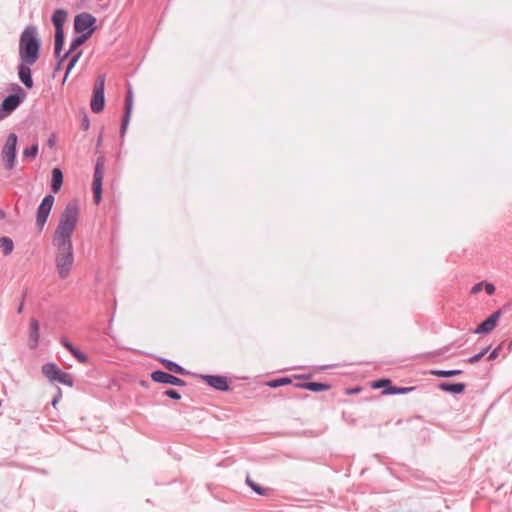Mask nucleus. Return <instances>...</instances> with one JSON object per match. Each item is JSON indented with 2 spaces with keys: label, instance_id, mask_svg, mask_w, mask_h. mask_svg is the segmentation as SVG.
Here are the masks:
<instances>
[{
  "label": "nucleus",
  "instance_id": "nucleus-1",
  "mask_svg": "<svg viewBox=\"0 0 512 512\" xmlns=\"http://www.w3.org/2000/svg\"><path fill=\"white\" fill-rule=\"evenodd\" d=\"M78 219V201L71 200L61 213L59 223L52 237V245L56 248L55 266L60 279H66L74 265L72 236L77 227Z\"/></svg>",
  "mask_w": 512,
  "mask_h": 512
},
{
  "label": "nucleus",
  "instance_id": "nucleus-2",
  "mask_svg": "<svg viewBox=\"0 0 512 512\" xmlns=\"http://www.w3.org/2000/svg\"><path fill=\"white\" fill-rule=\"evenodd\" d=\"M41 39L36 26L29 25L19 39V60L36 63L40 57Z\"/></svg>",
  "mask_w": 512,
  "mask_h": 512
},
{
  "label": "nucleus",
  "instance_id": "nucleus-3",
  "mask_svg": "<svg viewBox=\"0 0 512 512\" xmlns=\"http://www.w3.org/2000/svg\"><path fill=\"white\" fill-rule=\"evenodd\" d=\"M9 90L11 93L0 104V120L10 116L23 103L27 95L25 90L16 83H12Z\"/></svg>",
  "mask_w": 512,
  "mask_h": 512
},
{
  "label": "nucleus",
  "instance_id": "nucleus-4",
  "mask_svg": "<svg viewBox=\"0 0 512 512\" xmlns=\"http://www.w3.org/2000/svg\"><path fill=\"white\" fill-rule=\"evenodd\" d=\"M43 375L48 378L51 382H58L68 387L74 385L72 376L62 371L55 363L49 362L42 366Z\"/></svg>",
  "mask_w": 512,
  "mask_h": 512
},
{
  "label": "nucleus",
  "instance_id": "nucleus-5",
  "mask_svg": "<svg viewBox=\"0 0 512 512\" xmlns=\"http://www.w3.org/2000/svg\"><path fill=\"white\" fill-rule=\"evenodd\" d=\"M97 19L88 12L75 15L73 29L75 33L88 34L89 37L95 32Z\"/></svg>",
  "mask_w": 512,
  "mask_h": 512
},
{
  "label": "nucleus",
  "instance_id": "nucleus-6",
  "mask_svg": "<svg viewBox=\"0 0 512 512\" xmlns=\"http://www.w3.org/2000/svg\"><path fill=\"white\" fill-rule=\"evenodd\" d=\"M91 110L98 114L104 110L105 107V76L99 75L94 83L91 102Z\"/></svg>",
  "mask_w": 512,
  "mask_h": 512
},
{
  "label": "nucleus",
  "instance_id": "nucleus-7",
  "mask_svg": "<svg viewBox=\"0 0 512 512\" xmlns=\"http://www.w3.org/2000/svg\"><path fill=\"white\" fill-rule=\"evenodd\" d=\"M55 197L52 194L44 196L40 202L36 212V227L39 233L43 231V228L51 213Z\"/></svg>",
  "mask_w": 512,
  "mask_h": 512
},
{
  "label": "nucleus",
  "instance_id": "nucleus-8",
  "mask_svg": "<svg viewBox=\"0 0 512 512\" xmlns=\"http://www.w3.org/2000/svg\"><path fill=\"white\" fill-rule=\"evenodd\" d=\"M104 158L98 157L93 174V182H92V191L94 202L99 204L102 200V184H103V176H104Z\"/></svg>",
  "mask_w": 512,
  "mask_h": 512
},
{
  "label": "nucleus",
  "instance_id": "nucleus-9",
  "mask_svg": "<svg viewBox=\"0 0 512 512\" xmlns=\"http://www.w3.org/2000/svg\"><path fill=\"white\" fill-rule=\"evenodd\" d=\"M17 155V135L11 133L8 135L2 150V158L8 170L14 168V163Z\"/></svg>",
  "mask_w": 512,
  "mask_h": 512
},
{
  "label": "nucleus",
  "instance_id": "nucleus-10",
  "mask_svg": "<svg viewBox=\"0 0 512 512\" xmlns=\"http://www.w3.org/2000/svg\"><path fill=\"white\" fill-rule=\"evenodd\" d=\"M150 376L151 380L155 383L173 385L178 387H183L186 385V382L183 379L174 376L168 372H165L163 370H155L150 374Z\"/></svg>",
  "mask_w": 512,
  "mask_h": 512
},
{
  "label": "nucleus",
  "instance_id": "nucleus-11",
  "mask_svg": "<svg viewBox=\"0 0 512 512\" xmlns=\"http://www.w3.org/2000/svg\"><path fill=\"white\" fill-rule=\"evenodd\" d=\"M34 64L35 63H32L31 61L19 60V64L17 66L19 80L27 89H32L34 86L32 70L30 68Z\"/></svg>",
  "mask_w": 512,
  "mask_h": 512
},
{
  "label": "nucleus",
  "instance_id": "nucleus-12",
  "mask_svg": "<svg viewBox=\"0 0 512 512\" xmlns=\"http://www.w3.org/2000/svg\"><path fill=\"white\" fill-rule=\"evenodd\" d=\"M133 109V93L132 89L129 87L126 97H125V108H124V115L120 126V137L123 138L126 130L128 128L131 113Z\"/></svg>",
  "mask_w": 512,
  "mask_h": 512
},
{
  "label": "nucleus",
  "instance_id": "nucleus-13",
  "mask_svg": "<svg viewBox=\"0 0 512 512\" xmlns=\"http://www.w3.org/2000/svg\"><path fill=\"white\" fill-rule=\"evenodd\" d=\"M501 316V310H497L493 312L489 317H487L483 322H481L474 333L476 334H487L491 332L497 325V322Z\"/></svg>",
  "mask_w": 512,
  "mask_h": 512
},
{
  "label": "nucleus",
  "instance_id": "nucleus-14",
  "mask_svg": "<svg viewBox=\"0 0 512 512\" xmlns=\"http://www.w3.org/2000/svg\"><path fill=\"white\" fill-rule=\"evenodd\" d=\"M40 338V324L37 319L32 318L29 324V347L35 349L38 346Z\"/></svg>",
  "mask_w": 512,
  "mask_h": 512
},
{
  "label": "nucleus",
  "instance_id": "nucleus-15",
  "mask_svg": "<svg viewBox=\"0 0 512 512\" xmlns=\"http://www.w3.org/2000/svg\"><path fill=\"white\" fill-rule=\"evenodd\" d=\"M158 361L169 371L179 375H188L190 374L184 367L179 365L178 363L163 357H159Z\"/></svg>",
  "mask_w": 512,
  "mask_h": 512
},
{
  "label": "nucleus",
  "instance_id": "nucleus-16",
  "mask_svg": "<svg viewBox=\"0 0 512 512\" xmlns=\"http://www.w3.org/2000/svg\"><path fill=\"white\" fill-rule=\"evenodd\" d=\"M68 13L66 10L58 8L55 9L51 21L55 27V30H64V24L67 20Z\"/></svg>",
  "mask_w": 512,
  "mask_h": 512
},
{
  "label": "nucleus",
  "instance_id": "nucleus-17",
  "mask_svg": "<svg viewBox=\"0 0 512 512\" xmlns=\"http://www.w3.org/2000/svg\"><path fill=\"white\" fill-rule=\"evenodd\" d=\"M200 378L210 387L224 391V375H200Z\"/></svg>",
  "mask_w": 512,
  "mask_h": 512
},
{
  "label": "nucleus",
  "instance_id": "nucleus-18",
  "mask_svg": "<svg viewBox=\"0 0 512 512\" xmlns=\"http://www.w3.org/2000/svg\"><path fill=\"white\" fill-rule=\"evenodd\" d=\"M438 387L440 390H442L444 392H448V393L457 395V394H461L465 391L466 384L462 383V382H459V383L441 382L438 385Z\"/></svg>",
  "mask_w": 512,
  "mask_h": 512
},
{
  "label": "nucleus",
  "instance_id": "nucleus-19",
  "mask_svg": "<svg viewBox=\"0 0 512 512\" xmlns=\"http://www.w3.org/2000/svg\"><path fill=\"white\" fill-rule=\"evenodd\" d=\"M63 172L60 168L55 167L52 169V177L50 187L54 193H58L63 185Z\"/></svg>",
  "mask_w": 512,
  "mask_h": 512
},
{
  "label": "nucleus",
  "instance_id": "nucleus-20",
  "mask_svg": "<svg viewBox=\"0 0 512 512\" xmlns=\"http://www.w3.org/2000/svg\"><path fill=\"white\" fill-rule=\"evenodd\" d=\"M65 43L64 30H55L54 34V56L59 57Z\"/></svg>",
  "mask_w": 512,
  "mask_h": 512
},
{
  "label": "nucleus",
  "instance_id": "nucleus-21",
  "mask_svg": "<svg viewBox=\"0 0 512 512\" xmlns=\"http://www.w3.org/2000/svg\"><path fill=\"white\" fill-rule=\"evenodd\" d=\"M81 56H82V51L81 50L76 51L75 53H73L71 55V57L69 59V62H68L67 66H66V69H65V75H64L62 84H64L66 82L70 72L75 67V65L77 64V62L79 61Z\"/></svg>",
  "mask_w": 512,
  "mask_h": 512
},
{
  "label": "nucleus",
  "instance_id": "nucleus-22",
  "mask_svg": "<svg viewBox=\"0 0 512 512\" xmlns=\"http://www.w3.org/2000/svg\"><path fill=\"white\" fill-rule=\"evenodd\" d=\"M416 387L410 386V387H398V386H389L387 389L383 391L384 395H401V394H408L412 391H414Z\"/></svg>",
  "mask_w": 512,
  "mask_h": 512
},
{
  "label": "nucleus",
  "instance_id": "nucleus-23",
  "mask_svg": "<svg viewBox=\"0 0 512 512\" xmlns=\"http://www.w3.org/2000/svg\"><path fill=\"white\" fill-rule=\"evenodd\" d=\"M0 248L5 256L10 255L14 249L13 240L7 236L0 237Z\"/></svg>",
  "mask_w": 512,
  "mask_h": 512
},
{
  "label": "nucleus",
  "instance_id": "nucleus-24",
  "mask_svg": "<svg viewBox=\"0 0 512 512\" xmlns=\"http://www.w3.org/2000/svg\"><path fill=\"white\" fill-rule=\"evenodd\" d=\"M430 374L433 376H437L440 378H450L454 376H458L462 374V370L453 369V370H431Z\"/></svg>",
  "mask_w": 512,
  "mask_h": 512
},
{
  "label": "nucleus",
  "instance_id": "nucleus-25",
  "mask_svg": "<svg viewBox=\"0 0 512 512\" xmlns=\"http://www.w3.org/2000/svg\"><path fill=\"white\" fill-rule=\"evenodd\" d=\"M89 35L88 34H80L78 36H75L72 41L70 42V45H69V49L70 51H72L73 53L80 47L82 46L88 39H89Z\"/></svg>",
  "mask_w": 512,
  "mask_h": 512
},
{
  "label": "nucleus",
  "instance_id": "nucleus-26",
  "mask_svg": "<svg viewBox=\"0 0 512 512\" xmlns=\"http://www.w3.org/2000/svg\"><path fill=\"white\" fill-rule=\"evenodd\" d=\"M307 390L318 393L322 391H327L331 388V385L328 383H322V382H308L306 384Z\"/></svg>",
  "mask_w": 512,
  "mask_h": 512
},
{
  "label": "nucleus",
  "instance_id": "nucleus-27",
  "mask_svg": "<svg viewBox=\"0 0 512 512\" xmlns=\"http://www.w3.org/2000/svg\"><path fill=\"white\" fill-rule=\"evenodd\" d=\"M246 484L251 488V490H253L256 494L258 495H261V496H264L267 494L268 492V489L260 486L259 484H257L256 482H254L250 476H247L246 477V480H245Z\"/></svg>",
  "mask_w": 512,
  "mask_h": 512
},
{
  "label": "nucleus",
  "instance_id": "nucleus-28",
  "mask_svg": "<svg viewBox=\"0 0 512 512\" xmlns=\"http://www.w3.org/2000/svg\"><path fill=\"white\" fill-rule=\"evenodd\" d=\"M38 151H39L38 144L34 143V144L30 145L29 147H26L23 150V157L28 158V159H33L37 156Z\"/></svg>",
  "mask_w": 512,
  "mask_h": 512
},
{
  "label": "nucleus",
  "instance_id": "nucleus-29",
  "mask_svg": "<svg viewBox=\"0 0 512 512\" xmlns=\"http://www.w3.org/2000/svg\"><path fill=\"white\" fill-rule=\"evenodd\" d=\"M290 383L291 379L289 377H282L268 381L267 386H269L270 388H278Z\"/></svg>",
  "mask_w": 512,
  "mask_h": 512
},
{
  "label": "nucleus",
  "instance_id": "nucleus-30",
  "mask_svg": "<svg viewBox=\"0 0 512 512\" xmlns=\"http://www.w3.org/2000/svg\"><path fill=\"white\" fill-rule=\"evenodd\" d=\"M70 353L78 362L82 364H86L89 360L88 355L79 350L77 347H75Z\"/></svg>",
  "mask_w": 512,
  "mask_h": 512
},
{
  "label": "nucleus",
  "instance_id": "nucleus-31",
  "mask_svg": "<svg viewBox=\"0 0 512 512\" xmlns=\"http://www.w3.org/2000/svg\"><path fill=\"white\" fill-rule=\"evenodd\" d=\"M490 347L483 348L479 353L467 358L464 360V362H467L469 364H474L478 361H480L489 351Z\"/></svg>",
  "mask_w": 512,
  "mask_h": 512
},
{
  "label": "nucleus",
  "instance_id": "nucleus-32",
  "mask_svg": "<svg viewBox=\"0 0 512 512\" xmlns=\"http://www.w3.org/2000/svg\"><path fill=\"white\" fill-rule=\"evenodd\" d=\"M163 395L168 397V398H170V399H173V400H180L181 399L180 392L177 391L176 389H173V388L166 389L163 392Z\"/></svg>",
  "mask_w": 512,
  "mask_h": 512
},
{
  "label": "nucleus",
  "instance_id": "nucleus-33",
  "mask_svg": "<svg viewBox=\"0 0 512 512\" xmlns=\"http://www.w3.org/2000/svg\"><path fill=\"white\" fill-rule=\"evenodd\" d=\"M391 386V381L389 379H379L374 382L373 388H388Z\"/></svg>",
  "mask_w": 512,
  "mask_h": 512
},
{
  "label": "nucleus",
  "instance_id": "nucleus-34",
  "mask_svg": "<svg viewBox=\"0 0 512 512\" xmlns=\"http://www.w3.org/2000/svg\"><path fill=\"white\" fill-rule=\"evenodd\" d=\"M81 128L87 131L90 128V120L86 111L82 112Z\"/></svg>",
  "mask_w": 512,
  "mask_h": 512
},
{
  "label": "nucleus",
  "instance_id": "nucleus-35",
  "mask_svg": "<svg viewBox=\"0 0 512 512\" xmlns=\"http://www.w3.org/2000/svg\"><path fill=\"white\" fill-rule=\"evenodd\" d=\"M61 345L66 349L68 350L69 352H71L76 346L71 343L68 339L66 338H62L61 341H60Z\"/></svg>",
  "mask_w": 512,
  "mask_h": 512
},
{
  "label": "nucleus",
  "instance_id": "nucleus-36",
  "mask_svg": "<svg viewBox=\"0 0 512 512\" xmlns=\"http://www.w3.org/2000/svg\"><path fill=\"white\" fill-rule=\"evenodd\" d=\"M73 54L70 49H68L65 53L59 55V57H55L57 61H61V63H64L71 55Z\"/></svg>",
  "mask_w": 512,
  "mask_h": 512
},
{
  "label": "nucleus",
  "instance_id": "nucleus-37",
  "mask_svg": "<svg viewBox=\"0 0 512 512\" xmlns=\"http://www.w3.org/2000/svg\"><path fill=\"white\" fill-rule=\"evenodd\" d=\"M501 350V345L497 346L495 349H493L490 354L488 355V360H494L498 357L499 351Z\"/></svg>",
  "mask_w": 512,
  "mask_h": 512
},
{
  "label": "nucleus",
  "instance_id": "nucleus-38",
  "mask_svg": "<svg viewBox=\"0 0 512 512\" xmlns=\"http://www.w3.org/2000/svg\"><path fill=\"white\" fill-rule=\"evenodd\" d=\"M61 396H62V391H61L60 388H57V393H56V395L53 397V399L51 401V404H52L53 407L56 406V404L60 400Z\"/></svg>",
  "mask_w": 512,
  "mask_h": 512
},
{
  "label": "nucleus",
  "instance_id": "nucleus-39",
  "mask_svg": "<svg viewBox=\"0 0 512 512\" xmlns=\"http://www.w3.org/2000/svg\"><path fill=\"white\" fill-rule=\"evenodd\" d=\"M485 290L488 295H493L495 293V286L492 283H486Z\"/></svg>",
  "mask_w": 512,
  "mask_h": 512
},
{
  "label": "nucleus",
  "instance_id": "nucleus-40",
  "mask_svg": "<svg viewBox=\"0 0 512 512\" xmlns=\"http://www.w3.org/2000/svg\"><path fill=\"white\" fill-rule=\"evenodd\" d=\"M482 284H483L482 282L475 284L472 287L471 293L476 294V293L480 292L482 289Z\"/></svg>",
  "mask_w": 512,
  "mask_h": 512
},
{
  "label": "nucleus",
  "instance_id": "nucleus-41",
  "mask_svg": "<svg viewBox=\"0 0 512 512\" xmlns=\"http://www.w3.org/2000/svg\"><path fill=\"white\" fill-rule=\"evenodd\" d=\"M307 383L308 382H306V381L297 382V383L294 384V387L297 388V389H305V390H307V386H306Z\"/></svg>",
  "mask_w": 512,
  "mask_h": 512
},
{
  "label": "nucleus",
  "instance_id": "nucleus-42",
  "mask_svg": "<svg viewBox=\"0 0 512 512\" xmlns=\"http://www.w3.org/2000/svg\"><path fill=\"white\" fill-rule=\"evenodd\" d=\"M63 63L61 61H57L56 66L53 69V77H55L56 73H58L62 69Z\"/></svg>",
  "mask_w": 512,
  "mask_h": 512
},
{
  "label": "nucleus",
  "instance_id": "nucleus-43",
  "mask_svg": "<svg viewBox=\"0 0 512 512\" xmlns=\"http://www.w3.org/2000/svg\"><path fill=\"white\" fill-rule=\"evenodd\" d=\"M47 145L50 148L54 147V145H55V138L54 137L49 138L48 141H47Z\"/></svg>",
  "mask_w": 512,
  "mask_h": 512
},
{
  "label": "nucleus",
  "instance_id": "nucleus-44",
  "mask_svg": "<svg viewBox=\"0 0 512 512\" xmlns=\"http://www.w3.org/2000/svg\"><path fill=\"white\" fill-rule=\"evenodd\" d=\"M24 298H25V294H23V296H22V302L20 303V305H19V306H18V308H17V313H18V314L22 313V311H23V300H24Z\"/></svg>",
  "mask_w": 512,
  "mask_h": 512
},
{
  "label": "nucleus",
  "instance_id": "nucleus-45",
  "mask_svg": "<svg viewBox=\"0 0 512 512\" xmlns=\"http://www.w3.org/2000/svg\"><path fill=\"white\" fill-rule=\"evenodd\" d=\"M308 378H310L309 374L308 375H299V376L296 377V379H298V380H305V379H308Z\"/></svg>",
  "mask_w": 512,
  "mask_h": 512
},
{
  "label": "nucleus",
  "instance_id": "nucleus-46",
  "mask_svg": "<svg viewBox=\"0 0 512 512\" xmlns=\"http://www.w3.org/2000/svg\"><path fill=\"white\" fill-rule=\"evenodd\" d=\"M452 346H453V343H451L450 345L445 346L442 350L443 351H448Z\"/></svg>",
  "mask_w": 512,
  "mask_h": 512
},
{
  "label": "nucleus",
  "instance_id": "nucleus-47",
  "mask_svg": "<svg viewBox=\"0 0 512 512\" xmlns=\"http://www.w3.org/2000/svg\"><path fill=\"white\" fill-rule=\"evenodd\" d=\"M140 385L143 387H147L148 383H147V381L142 380V381H140Z\"/></svg>",
  "mask_w": 512,
  "mask_h": 512
},
{
  "label": "nucleus",
  "instance_id": "nucleus-48",
  "mask_svg": "<svg viewBox=\"0 0 512 512\" xmlns=\"http://www.w3.org/2000/svg\"><path fill=\"white\" fill-rule=\"evenodd\" d=\"M5 217V212L0 209V219H3Z\"/></svg>",
  "mask_w": 512,
  "mask_h": 512
},
{
  "label": "nucleus",
  "instance_id": "nucleus-49",
  "mask_svg": "<svg viewBox=\"0 0 512 512\" xmlns=\"http://www.w3.org/2000/svg\"><path fill=\"white\" fill-rule=\"evenodd\" d=\"M225 389H226V391H228V390L230 389V387H229V382H228L227 380H226V386H225Z\"/></svg>",
  "mask_w": 512,
  "mask_h": 512
},
{
  "label": "nucleus",
  "instance_id": "nucleus-50",
  "mask_svg": "<svg viewBox=\"0 0 512 512\" xmlns=\"http://www.w3.org/2000/svg\"><path fill=\"white\" fill-rule=\"evenodd\" d=\"M357 391H358V389H353L350 392L356 393Z\"/></svg>",
  "mask_w": 512,
  "mask_h": 512
}]
</instances>
